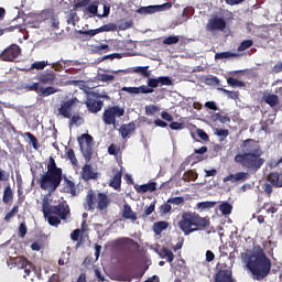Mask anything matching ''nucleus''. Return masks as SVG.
I'll list each match as a JSON object with an SVG mask.
<instances>
[{"label":"nucleus","mask_w":282,"mask_h":282,"mask_svg":"<svg viewBox=\"0 0 282 282\" xmlns=\"http://www.w3.org/2000/svg\"><path fill=\"white\" fill-rule=\"evenodd\" d=\"M243 263L256 281L265 279L272 270V262L261 247H254L251 252H247L243 257Z\"/></svg>","instance_id":"1"},{"label":"nucleus","mask_w":282,"mask_h":282,"mask_svg":"<svg viewBox=\"0 0 282 282\" xmlns=\"http://www.w3.org/2000/svg\"><path fill=\"white\" fill-rule=\"evenodd\" d=\"M243 153L238 154L235 158V162L246 166V169L259 170L265 163V159L261 158L263 155V150L253 140H247L243 143Z\"/></svg>","instance_id":"2"},{"label":"nucleus","mask_w":282,"mask_h":282,"mask_svg":"<svg viewBox=\"0 0 282 282\" xmlns=\"http://www.w3.org/2000/svg\"><path fill=\"white\" fill-rule=\"evenodd\" d=\"M63 181V170L56 166V161L54 158H50L47 163V172L41 176L40 186L44 191L48 193H54L55 188L61 186V182Z\"/></svg>","instance_id":"3"},{"label":"nucleus","mask_w":282,"mask_h":282,"mask_svg":"<svg viewBox=\"0 0 282 282\" xmlns=\"http://www.w3.org/2000/svg\"><path fill=\"white\" fill-rule=\"evenodd\" d=\"M208 219L199 216L195 213H184L181 220L178 221V228L188 236L192 232H197L198 230H204L208 226Z\"/></svg>","instance_id":"4"},{"label":"nucleus","mask_w":282,"mask_h":282,"mask_svg":"<svg viewBox=\"0 0 282 282\" xmlns=\"http://www.w3.org/2000/svg\"><path fill=\"white\" fill-rule=\"evenodd\" d=\"M52 202V195H45L43 197V213L44 217L47 215H58L61 219H67L69 215V206L67 204H62L59 206L50 207V203Z\"/></svg>","instance_id":"5"},{"label":"nucleus","mask_w":282,"mask_h":282,"mask_svg":"<svg viewBox=\"0 0 282 282\" xmlns=\"http://www.w3.org/2000/svg\"><path fill=\"white\" fill-rule=\"evenodd\" d=\"M77 140L85 160L89 162L94 153V138L89 134H82Z\"/></svg>","instance_id":"6"},{"label":"nucleus","mask_w":282,"mask_h":282,"mask_svg":"<svg viewBox=\"0 0 282 282\" xmlns=\"http://www.w3.org/2000/svg\"><path fill=\"white\" fill-rule=\"evenodd\" d=\"M79 105L80 101L77 98L65 99L57 107V113L62 118H72V111H74L75 107H79Z\"/></svg>","instance_id":"7"},{"label":"nucleus","mask_w":282,"mask_h":282,"mask_svg":"<svg viewBox=\"0 0 282 282\" xmlns=\"http://www.w3.org/2000/svg\"><path fill=\"white\" fill-rule=\"evenodd\" d=\"M48 17H52V11L50 10L31 12L28 15V23H30L31 28L39 29L41 28V23H45V21H47Z\"/></svg>","instance_id":"8"},{"label":"nucleus","mask_w":282,"mask_h":282,"mask_svg":"<svg viewBox=\"0 0 282 282\" xmlns=\"http://www.w3.org/2000/svg\"><path fill=\"white\" fill-rule=\"evenodd\" d=\"M124 109L118 106L108 108L102 116L105 124H116V118H122Z\"/></svg>","instance_id":"9"},{"label":"nucleus","mask_w":282,"mask_h":282,"mask_svg":"<svg viewBox=\"0 0 282 282\" xmlns=\"http://www.w3.org/2000/svg\"><path fill=\"white\" fill-rule=\"evenodd\" d=\"M21 54V48L18 45H11L1 53L2 61H14Z\"/></svg>","instance_id":"10"},{"label":"nucleus","mask_w":282,"mask_h":282,"mask_svg":"<svg viewBox=\"0 0 282 282\" xmlns=\"http://www.w3.org/2000/svg\"><path fill=\"white\" fill-rule=\"evenodd\" d=\"M171 9V3H164L161 6H149V7H141L137 12L139 14H153L154 12H163V10Z\"/></svg>","instance_id":"11"},{"label":"nucleus","mask_w":282,"mask_h":282,"mask_svg":"<svg viewBox=\"0 0 282 282\" xmlns=\"http://www.w3.org/2000/svg\"><path fill=\"white\" fill-rule=\"evenodd\" d=\"M206 28L208 32H215V30H225L226 21H224L220 17H215L208 21Z\"/></svg>","instance_id":"12"},{"label":"nucleus","mask_w":282,"mask_h":282,"mask_svg":"<svg viewBox=\"0 0 282 282\" xmlns=\"http://www.w3.org/2000/svg\"><path fill=\"white\" fill-rule=\"evenodd\" d=\"M98 202V196H96V193H94L91 189L88 191L85 203H84V208L86 210H94L96 208V204Z\"/></svg>","instance_id":"13"},{"label":"nucleus","mask_w":282,"mask_h":282,"mask_svg":"<svg viewBox=\"0 0 282 282\" xmlns=\"http://www.w3.org/2000/svg\"><path fill=\"white\" fill-rule=\"evenodd\" d=\"M88 12H90V14H97L98 17H109V6L107 4H102V12L98 13V2H93L88 6L87 8Z\"/></svg>","instance_id":"14"},{"label":"nucleus","mask_w":282,"mask_h":282,"mask_svg":"<svg viewBox=\"0 0 282 282\" xmlns=\"http://www.w3.org/2000/svg\"><path fill=\"white\" fill-rule=\"evenodd\" d=\"M215 282H232V270L225 269L218 271L215 278Z\"/></svg>","instance_id":"15"},{"label":"nucleus","mask_w":282,"mask_h":282,"mask_svg":"<svg viewBox=\"0 0 282 282\" xmlns=\"http://www.w3.org/2000/svg\"><path fill=\"white\" fill-rule=\"evenodd\" d=\"M15 265H18V268L21 270H24L26 276H30V272L33 270L32 264H30V262H28V260L23 257L15 258Z\"/></svg>","instance_id":"16"},{"label":"nucleus","mask_w":282,"mask_h":282,"mask_svg":"<svg viewBox=\"0 0 282 282\" xmlns=\"http://www.w3.org/2000/svg\"><path fill=\"white\" fill-rule=\"evenodd\" d=\"M122 217L123 219H128L129 221H137L138 214L131 209V206L128 204L123 205L122 209Z\"/></svg>","instance_id":"17"},{"label":"nucleus","mask_w":282,"mask_h":282,"mask_svg":"<svg viewBox=\"0 0 282 282\" xmlns=\"http://www.w3.org/2000/svg\"><path fill=\"white\" fill-rule=\"evenodd\" d=\"M109 197L105 193H99L97 195V208L98 210H105L109 206Z\"/></svg>","instance_id":"18"},{"label":"nucleus","mask_w":282,"mask_h":282,"mask_svg":"<svg viewBox=\"0 0 282 282\" xmlns=\"http://www.w3.org/2000/svg\"><path fill=\"white\" fill-rule=\"evenodd\" d=\"M87 108L89 109V111H91V113H98V111H100V109H102V101L100 100H96V99H88L86 101Z\"/></svg>","instance_id":"19"},{"label":"nucleus","mask_w":282,"mask_h":282,"mask_svg":"<svg viewBox=\"0 0 282 282\" xmlns=\"http://www.w3.org/2000/svg\"><path fill=\"white\" fill-rule=\"evenodd\" d=\"M268 182L272 184V186H275L276 188H282V174H279L276 172L271 173L268 176Z\"/></svg>","instance_id":"20"},{"label":"nucleus","mask_w":282,"mask_h":282,"mask_svg":"<svg viewBox=\"0 0 282 282\" xmlns=\"http://www.w3.org/2000/svg\"><path fill=\"white\" fill-rule=\"evenodd\" d=\"M82 177L83 180H96V177H98V174L96 173V171H94V169L89 165H85L83 167V172H82Z\"/></svg>","instance_id":"21"},{"label":"nucleus","mask_w":282,"mask_h":282,"mask_svg":"<svg viewBox=\"0 0 282 282\" xmlns=\"http://www.w3.org/2000/svg\"><path fill=\"white\" fill-rule=\"evenodd\" d=\"M45 26L48 28V30H56L58 28V19L54 15V12L51 11V15L46 18V21L44 22Z\"/></svg>","instance_id":"22"},{"label":"nucleus","mask_w":282,"mask_h":282,"mask_svg":"<svg viewBox=\"0 0 282 282\" xmlns=\"http://www.w3.org/2000/svg\"><path fill=\"white\" fill-rule=\"evenodd\" d=\"M54 94H58V89L48 86V87H41L39 90V96L43 98H47V96H54Z\"/></svg>","instance_id":"23"},{"label":"nucleus","mask_w":282,"mask_h":282,"mask_svg":"<svg viewBox=\"0 0 282 282\" xmlns=\"http://www.w3.org/2000/svg\"><path fill=\"white\" fill-rule=\"evenodd\" d=\"M214 206H217V202H200L197 203L196 208L199 213H204V210H210Z\"/></svg>","instance_id":"24"},{"label":"nucleus","mask_w":282,"mask_h":282,"mask_svg":"<svg viewBox=\"0 0 282 282\" xmlns=\"http://www.w3.org/2000/svg\"><path fill=\"white\" fill-rule=\"evenodd\" d=\"M119 131H120L122 138H127V135H129V133H133V131H135V123L124 124L119 129Z\"/></svg>","instance_id":"25"},{"label":"nucleus","mask_w":282,"mask_h":282,"mask_svg":"<svg viewBox=\"0 0 282 282\" xmlns=\"http://www.w3.org/2000/svg\"><path fill=\"white\" fill-rule=\"evenodd\" d=\"M263 100L267 105H270V107H276V105H279V96L276 95L267 94L263 96Z\"/></svg>","instance_id":"26"},{"label":"nucleus","mask_w":282,"mask_h":282,"mask_svg":"<svg viewBox=\"0 0 282 282\" xmlns=\"http://www.w3.org/2000/svg\"><path fill=\"white\" fill-rule=\"evenodd\" d=\"M159 257H161V259H165L170 263L173 261V259H175L173 251H171L166 248L161 249V251L159 252Z\"/></svg>","instance_id":"27"},{"label":"nucleus","mask_w":282,"mask_h":282,"mask_svg":"<svg viewBox=\"0 0 282 282\" xmlns=\"http://www.w3.org/2000/svg\"><path fill=\"white\" fill-rule=\"evenodd\" d=\"M121 182H122V172H117L115 174V176L110 180L109 185L112 188L118 189V187L120 186Z\"/></svg>","instance_id":"28"},{"label":"nucleus","mask_w":282,"mask_h":282,"mask_svg":"<svg viewBox=\"0 0 282 282\" xmlns=\"http://www.w3.org/2000/svg\"><path fill=\"white\" fill-rule=\"evenodd\" d=\"M64 191L70 193V195H76V185L70 180L64 178Z\"/></svg>","instance_id":"29"},{"label":"nucleus","mask_w":282,"mask_h":282,"mask_svg":"<svg viewBox=\"0 0 282 282\" xmlns=\"http://www.w3.org/2000/svg\"><path fill=\"white\" fill-rule=\"evenodd\" d=\"M166 228H169V223L166 221H159L153 225L155 235H162L163 230H166Z\"/></svg>","instance_id":"30"},{"label":"nucleus","mask_w":282,"mask_h":282,"mask_svg":"<svg viewBox=\"0 0 282 282\" xmlns=\"http://www.w3.org/2000/svg\"><path fill=\"white\" fill-rule=\"evenodd\" d=\"M235 56H239L237 53L232 52H223V53H216L215 59L216 61H225L226 58H232Z\"/></svg>","instance_id":"31"},{"label":"nucleus","mask_w":282,"mask_h":282,"mask_svg":"<svg viewBox=\"0 0 282 282\" xmlns=\"http://www.w3.org/2000/svg\"><path fill=\"white\" fill-rule=\"evenodd\" d=\"M55 78H56V75H54V73H47V74H42L39 77V80L41 83L50 84V83H54Z\"/></svg>","instance_id":"32"},{"label":"nucleus","mask_w":282,"mask_h":282,"mask_svg":"<svg viewBox=\"0 0 282 282\" xmlns=\"http://www.w3.org/2000/svg\"><path fill=\"white\" fill-rule=\"evenodd\" d=\"M13 195L14 194L12 193V188L10 186L6 187L3 192V198H2L4 204L12 202Z\"/></svg>","instance_id":"33"},{"label":"nucleus","mask_w":282,"mask_h":282,"mask_svg":"<svg viewBox=\"0 0 282 282\" xmlns=\"http://www.w3.org/2000/svg\"><path fill=\"white\" fill-rule=\"evenodd\" d=\"M145 113L147 116H155V113H160V107L155 105H148L145 106Z\"/></svg>","instance_id":"34"},{"label":"nucleus","mask_w":282,"mask_h":282,"mask_svg":"<svg viewBox=\"0 0 282 282\" xmlns=\"http://www.w3.org/2000/svg\"><path fill=\"white\" fill-rule=\"evenodd\" d=\"M219 210L223 213V215H230V213H232V205L223 203L219 205Z\"/></svg>","instance_id":"35"},{"label":"nucleus","mask_w":282,"mask_h":282,"mask_svg":"<svg viewBox=\"0 0 282 282\" xmlns=\"http://www.w3.org/2000/svg\"><path fill=\"white\" fill-rule=\"evenodd\" d=\"M134 72L135 74H141V76H144L145 78H149V76H151L149 68L144 66L134 67Z\"/></svg>","instance_id":"36"},{"label":"nucleus","mask_w":282,"mask_h":282,"mask_svg":"<svg viewBox=\"0 0 282 282\" xmlns=\"http://www.w3.org/2000/svg\"><path fill=\"white\" fill-rule=\"evenodd\" d=\"M248 177H250V174H248V172H237L235 174L236 183L237 182H246V180H248Z\"/></svg>","instance_id":"37"},{"label":"nucleus","mask_w":282,"mask_h":282,"mask_svg":"<svg viewBox=\"0 0 282 282\" xmlns=\"http://www.w3.org/2000/svg\"><path fill=\"white\" fill-rule=\"evenodd\" d=\"M116 24L115 23H108L104 24L102 26L99 28V33L100 32H116Z\"/></svg>","instance_id":"38"},{"label":"nucleus","mask_w":282,"mask_h":282,"mask_svg":"<svg viewBox=\"0 0 282 282\" xmlns=\"http://www.w3.org/2000/svg\"><path fill=\"white\" fill-rule=\"evenodd\" d=\"M97 78L101 80V83H111L116 77L113 75L98 74Z\"/></svg>","instance_id":"39"},{"label":"nucleus","mask_w":282,"mask_h":282,"mask_svg":"<svg viewBox=\"0 0 282 282\" xmlns=\"http://www.w3.org/2000/svg\"><path fill=\"white\" fill-rule=\"evenodd\" d=\"M175 43H180V37L174 35V36H169L163 40L164 45H175Z\"/></svg>","instance_id":"40"},{"label":"nucleus","mask_w":282,"mask_h":282,"mask_svg":"<svg viewBox=\"0 0 282 282\" xmlns=\"http://www.w3.org/2000/svg\"><path fill=\"white\" fill-rule=\"evenodd\" d=\"M45 218L47 219L50 226H58V224H61V219H58V217L56 216H52V215H47L45 216Z\"/></svg>","instance_id":"41"},{"label":"nucleus","mask_w":282,"mask_h":282,"mask_svg":"<svg viewBox=\"0 0 282 282\" xmlns=\"http://www.w3.org/2000/svg\"><path fill=\"white\" fill-rule=\"evenodd\" d=\"M167 204H173L174 206H180V204H184V197H173L167 199Z\"/></svg>","instance_id":"42"},{"label":"nucleus","mask_w":282,"mask_h":282,"mask_svg":"<svg viewBox=\"0 0 282 282\" xmlns=\"http://www.w3.org/2000/svg\"><path fill=\"white\" fill-rule=\"evenodd\" d=\"M47 67V62L42 61V62H35L31 65V69H45Z\"/></svg>","instance_id":"43"},{"label":"nucleus","mask_w":282,"mask_h":282,"mask_svg":"<svg viewBox=\"0 0 282 282\" xmlns=\"http://www.w3.org/2000/svg\"><path fill=\"white\" fill-rule=\"evenodd\" d=\"M248 47H252V41L251 40H246L243 41L239 47H238V52H245V50H248Z\"/></svg>","instance_id":"44"},{"label":"nucleus","mask_w":282,"mask_h":282,"mask_svg":"<svg viewBox=\"0 0 282 282\" xmlns=\"http://www.w3.org/2000/svg\"><path fill=\"white\" fill-rule=\"evenodd\" d=\"M264 210H267V213L269 215H274V213H276L279 209L276 208V205H274V204H265Z\"/></svg>","instance_id":"45"},{"label":"nucleus","mask_w":282,"mask_h":282,"mask_svg":"<svg viewBox=\"0 0 282 282\" xmlns=\"http://www.w3.org/2000/svg\"><path fill=\"white\" fill-rule=\"evenodd\" d=\"M219 90L223 91L224 94H226L228 96V98H231L232 100H237V98H239V94H237L235 91H230L225 88H219Z\"/></svg>","instance_id":"46"},{"label":"nucleus","mask_w":282,"mask_h":282,"mask_svg":"<svg viewBox=\"0 0 282 282\" xmlns=\"http://www.w3.org/2000/svg\"><path fill=\"white\" fill-rule=\"evenodd\" d=\"M228 85H230V87H243V82H239L232 77L227 79Z\"/></svg>","instance_id":"47"},{"label":"nucleus","mask_w":282,"mask_h":282,"mask_svg":"<svg viewBox=\"0 0 282 282\" xmlns=\"http://www.w3.org/2000/svg\"><path fill=\"white\" fill-rule=\"evenodd\" d=\"M19 213V206H14L4 217L6 221H10L14 217V214Z\"/></svg>","instance_id":"48"},{"label":"nucleus","mask_w":282,"mask_h":282,"mask_svg":"<svg viewBox=\"0 0 282 282\" xmlns=\"http://www.w3.org/2000/svg\"><path fill=\"white\" fill-rule=\"evenodd\" d=\"M138 94H153V88H150L149 86H140L137 87Z\"/></svg>","instance_id":"49"},{"label":"nucleus","mask_w":282,"mask_h":282,"mask_svg":"<svg viewBox=\"0 0 282 282\" xmlns=\"http://www.w3.org/2000/svg\"><path fill=\"white\" fill-rule=\"evenodd\" d=\"M25 89H26V91H36V94H39V91H41V87H39V83H33L31 85H26Z\"/></svg>","instance_id":"50"},{"label":"nucleus","mask_w":282,"mask_h":282,"mask_svg":"<svg viewBox=\"0 0 282 282\" xmlns=\"http://www.w3.org/2000/svg\"><path fill=\"white\" fill-rule=\"evenodd\" d=\"M172 209L173 207L170 205V203L164 204L160 207V210L163 215H169V213H171Z\"/></svg>","instance_id":"51"},{"label":"nucleus","mask_w":282,"mask_h":282,"mask_svg":"<svg viewBox=\"0 0 282 282\" xmlns=\"http://www.w3.org/2000/svg\"><path fill=\"white\" fill-rule=\"evenodd\" d=\"M184 180H191L192 182H195V180H197V173L189 171L184 174Z\"/></svg>","instance_id":"52"},{"label":"nucleus","mask_w":282,"mask_h":282,"mask_svg":"<svg viewBox=\"0 0 282 282\" xmlns=\"http://www.w3.org/2000/svg\"><path fill=\"white\" fill-rule=\"evenodd\" d=\"M121 91H126V94L138 95V87H122Z\"/></svg>","instance_id":"53"},{"label":"nucleus","mask_w":282,"mask_h":282,"mask_svg":"<svg viewBox=\"0 0 282 282\" xmlns=\"http://www.w3.org/2000/svg\"><path fill=\"white\" fill-rule=\"evenodd\" d=\"M160 85V79L159 78H149L148 79V87L155 88Z\"/></svg>","instance_id":"54"},{"label":"nucleus","mask_w":282,"mask_h":282,"mask_svg":"<svg viewBox=\"0 0 282 282\" xmlns=\"http://www.w3.org/2000/svg\"><path fill=\"white\" fill-rule=\"evenodd\" d=\"M215 134L219 138H228V130L225 129H216Z\"/></svg>","instance_id":"55"},{"label":"nucleus","mask_w":282,"mask_h":282,"mask_svg":"<svg viewBox=\"0 0 282 282\" xmlns=\"http://www.w3.org/2000/svg\"><path fill=\"white\" fill-rule=\"evenodd\" d=\"M155 210V203H152L150 206H147L144 209L145 217H149Z\"/></svg>","instance_id":"56"},{"label":"nucleus","mask_w":282,"mask_h":282,"mask_svg":"<svg viewBox=\"0 0 282 282\" xmlns=\"http://www.w3.org/2000/svg\"><path fill=\"white\" fill-rule=\"evenodd\" d=\"M67 158L70 160L72 164H77L78 160H76V154H74V150H68Z\"/></svg>","instance_id":"57"},{"label":"nucleus","mask_w":282,"mask_h":282,"mask_svg":"<svg viewBox=\"0 0 282 282\" xmlns=\"http://www.w3.org/2000/svg\"><path fill=\"white\" fill-rule=\"evenodd\" d=\"M223 182H231V184H237V180L235 178V174H229L223 178Z\"/></svg>","instance_id":"58"},{"label":"nucleus","mask_w":282,"mask_h":282,"mask_svg":"<svg viewBox=\"0 0 282 282\" xmlns=\"http://www.w3.org/2000/svg\"><path fill=\"white\" fill-rule=\"evenodd\" d=\"M159 85H172V82L169 77H159Z\"/></svg>","instance_id":"59"},{"label":"nucleus","mask_w":282,"mask_h":282,"mask_svg":"<svg viewBox=\"0 0 282 282\" xmlns=\"http://www.w3.org/2000/svg\"><path fill=\"white\" fill-rule=\"evenodd\" d=\"M133 28V21H127L120 24L121 30H129Z\"/></svg>","instance_id":"60"},{"label":"nucleus","mask_w":282,"mask_h":282,"mask_svg":"<svg viewBox=\"0 0 282 282\" xmlns=\"http://www.w3.org/2000/svg\"><path fill=\"white\" fill-rule=\"evenodd\" d=\"M137 193H147L149 192L147 184L134 186Z\"/></svg>","instance_id":"61"},{"label":"nucleus","mask_w":282,"mask_h":282,"mask_svg":"<svg viewBox=\"0 0 282 282\" xmlns=\"http://www.w3.org/2000/svg\"><path fill=\"white\" fill-rule=\"evenodd\" d=\"M72 124H83V118H80V116H78V115L73 116Z\"/></svg>","instance_id":"62"},{"label":"nucleus","mask_w":282,"mask_h":282,"mask_svg":"<svg viewBox=\"0 0 282 282\" xmlns=\"http://www.w3.org/2000/svg\"><path fill=\"white\" fill-rule=\"evenodd\" d=\"M196 133L198 135V138H200V140H208V134H206V132H204V130L202 129H198L196 130Z\"/></svg>","instance_id":"63"},{"label":"nucleus","mask_w":282,"mask_h":282,"mask_svg":"<svg viewBox=\"0 0 282 282\" xmlns=\"http://www.w3.org/2000/svg\"><path fill=\"white\" fill-rule=\"evenodd\" d=\"M20 237H25L28 232V227H25V224H21L19 227Z\"/></svg>","instance_id":"64"}]
</instances>
